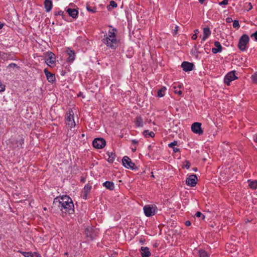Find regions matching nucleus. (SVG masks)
Returning a JSON list of instances; mask_svg holds the SVG:
<instances>
[{"label": "nucleus", "mask_w": 257, "mask_h": 257, "mask_svg": "<svg viewBox=\"0 0 257 257\" xmlns=\"http://www.w3.org/2000/svg\"><path fill=\"white\" fill-rule=\"evenodd\" d=\"M53 205L54 207H58L63 213L71 214L74 212L72 199L67 195L54 198Z\"/></svg>", "instance_id": "f257e3e1"}, {"label": "nucleus", "mask_w": 257, "mask_h": 257, "mask_svg": "<svg viewBox=\"0 0 257 257\" xmlns=\"http://www.w3.org/2000/svg\"><path fill=\"white\" fill-rule=\"evenodd\" d=\"M116 29L113 28L109 30L108 34L104 35V38L102 40V42L107 47L115 49L117 46L118 41L116 38Z\"/></svg>", "instance_id": "f03ea898"}, {"label": "nucleus", "mask_w": 257, "mask_h": 257, "mask_svg": "<svg viewBox=\"0 0 257 257\" xmlns=\"http://www.w3.org/2000/svg\"><path fill=\"white\" fill-rule=\"evenodd\" d=\"M249 41V38L246 34H243L239 39L238 47L241 51H244L246 50V46L248 43Z\"/></svg>", "instance_id": "7ed1b4c3"}, {"label": "nucleus", "mask_w": 257, "mask_h": 257, "mask_svg": "<svg viewBox=\"0 0 257 257\" xmlns=\"http://www.w3.org/2000/svg\"><path fill=\"white\" fill-rule=\"evenodd\" d=\"M122 162L123 165L126 168L131 169L132 170L138 169V167L136 166L135 164L132 161L131 159L127 156H124L123 158Z\"/></svg>", "instance_id": "20e7f679"}, {"label": "nucleus", "mask_w": 257, "mask_h": 257, "mask_svg": "<svg viewBox=\"0 0 257 257\" xmlns=\"http://www.w3.org/2000/svg\"><path fill=\"white\" fill-rule=\"evenodd\" d=\"M46 55L47 56V58H46L45 62L47 64L51 67H53L56 65L55 55L51 52H47L46 53Z\"/></svg>", "instance_id": "39448f33"}, {"label": "nucleus", "mask_w": 257, "mask_h": 257, "mask_svg": "<svg viewBox=\"0 0 257 257\" xmlns=\"http://www.w3.org/2000/svg\"><path fill=\"white\" fill-rule=\"evenodd\" d=\"M85 234L87 237H89L91 240H93L97 236L98 231L91 226H88L85 229Z\"/></svg>", "instance_id": "423d86ee"}, {"label": "nucleus", "mask_w": 257, "mask_h": 257, "mask_svg": "<svg viewBox=\"0 0 257 257\" xmlns=\"http://www.w3.org/2000/svg\"><path fill=\"white\" fill-rule=\"evenodd\" d=\"M157 207L151 206L150 205H146L144 207V211L145 214L147 217H150L156 214V210Z\"/></svg>", "instance_id": "0eeeda50"}, {"label": "nucleus", "mask_w": 257, "mask_h": 257, "mask_svg": "<svg viewBox=\"0 0 257 257\" xmlns=\"http://www.w3.org/2000/svg\"><path fill=\"white\" fill-rule=\"evenodd\" d=\"M92 144L93 146L95 148L102 149L105 147L106 142L103 138H97L93 140Z\"/></svg>", "instance_id": "6e6552de"}, {"label": "nucleus", "mask_w": 257, "mask_h": 257, "mask_svg": "<svg viewBox=\"0 0 257 257\" xmlns=\"http://www.w3.org/2000/svg\"><path fill=\"white\" fill-rule=\"evenodd\" d=\"M235 71H231L228 73L224 78V82L228 86L230 85V82L237 78L235 74Z\"/></svg>", "instance_id": "1a4fd4ad"}, {"label": "nucleus", "mask_w": 257, "mask_h": 257, "mask_svg": "<svg viewBox=\"0 0 257 257\" xmlns=\"http://www.w3.org/2000/svg\"><path fill=\"white\" fill-rule=\"evenodd\" d=\"M191 130L195 134L199 135H202L203 133L201 128V123L200 122H196L193 123L191 126Z\"/></svg>", "instance_id": "9d476101"}, {"label": "nucleus", "mask_w": 257, "mask_h": 257, "mask_svg": "<svg viewBox=\"0 0 257 257\" xmlns=\"http://www.w3.org/2000/svg\"><path fill=\"white\" fill-rule=\"evenodd\" d=\"M197 182V178L195 175H190L186 180V183L189 186H195Z\"/></svg>", "instance_id": "9b49d317"}, {"label": "nucleus", "mask_w": 257, "mask_h": 257, "mask_svg": "<svg viewBox=\"0 0 257 257\" xmlns=\"http://www.w3.org/2000/svg\"><path fill=\"white\" fill-rule=\"evenodd\" d=\"M194 65L192 63L184 61L181 64V67L185 72L190 71L194 68Z\"/></svg>", "instance_id": "f8f14e48"}, {"label": "nucleus", "mask_w": 257, "mask_h": 257, "mask_svg": "<svg viewBox=\"0 0 257 257\" xmlns=\"http://www.w3.org/2000/svg\"><path fill=\"white\" fill-rule=\"evenodd\" d=\"M44 73L49 82H53L55 80V75L49 72L47 69L44 70Z\"/></svg>", "instance_id": "ddd939ff"}, {"label": "nucleus", "mask_w": 257, "mask_h": 257, "mask_svg": "<svg viewBox=\"0 0 257 257\" xmlns=\"http://www.w3.org/2000/svg\"><path fill=\"white\" fill-rule=\"evenodd\" d=\"M140 251L141 252V255L143 257H149L151 254L148 247H141Z\"/></svg>", "instance_id": "4468645a"}, {"label": "nucleus", "mask_w": 257, "mask_h": 257, "mask_svg": "<svg viewBox=\"0 0 257 257\" xmlns=\"http://www.w3.org/2000/svg\"><path fill=\"white\" fill-rule=\"evenodd\" d=\"M66 12L70 17L74 19L77 18L78 14V11L75 9L68 8L66 10Z\"/></svg>", "instance_id": "2eb2a0df"}, {"label": "nucleus", "mask_w": 257, "mask_h": 257, "mask_svg": "<svg viewBox=\"0 0 257 257\" xmlns=\"http://www.w3.org/2000/svg\"><path fill=\"white\" fill-rule=\"evenodd\" d=\"M44 7L47 12H49L52 8V2L51 0H45Z\"/></svg>", "instance_id": "dca6fc26"}, {"label": "nucleus", "mask_w": 257, "mask_h": 257, "mask_svg": "<svg viewBox=\"0 0 257 257\" xmlns=\"http://www.w3.org/2000/svg\"><path fill=\"white\" fill-rule=\"evenodd\" d=\"M211 35V31L210 29L208 27L204 28L203 29V36L202 38V41H204L206 39H207L210 35Z\"/></svg>", "instance_id": "f3484780"}, {"label": "nucleus", "mask_w": 257, "mask_h": 257, "mask_svg": "<svg viewBox=\"0 0 257 257\" xmlns=\"http://www.w3.org/2000/svg\"><path fill=\"white\" fill-rule=\"evenodd\" d=\"M67 52L69 55L68 61L69 62H73L74 60L75 57V54L74 51L69 49L67 50Z\"/></svg>", "instance_id": "a211bd4d"}, {"label": "nucleus", "mask_w": 257, "mask_h": 257, "mask_svg": "<svg viewBox=\"0 0 257 257\" xmlns=\"http://www.w3.org/2000/svg\"><path fill=\"white\" fill-rule=\"evenodd\" d=\"M103 186L110 190H113L114 188V183L111 181H105L103 183Z\"/></svg>", "instance_id": "6ab92c4d"}, {"label": "nucleus", "mask_w": 257, "mask_h": 257, "mask_svg": "<svg viewBox=\"0 0 257 257\" xmlns=\"http://www.w3.org/2000/svg\"><path fill=\"white\" fill-rule=\"evenodd\" d=\"M135 124L138 127H142L143 126V119L141 116H137L136 117Z\"/></svg>", "instance_id": "aec40b11"}, {"label": "nucleus", "mask_w": 257, "mask_h": 257, "mask_svg": "<svg viewBox=\"0 0 257 257\" xmlns=\"http://www.w3.org/2000/svg\"><path fill=\"white\" fill-rule=\"evenodd\" d=\"M177 142L176 141H174L173 142L169 144L168 145L169 147L170 148H172L173 149V151L175 153H177L180 151V149L175 147V146L177 145Z\"/></svg>", "instance_id": "412c9836"}, {"label": "nucleus", "mask_w": 257, "mask_h": 257, "mask_svg": "<svg viewBox=\"0 0 257 257\" xmlns=\"http://www.w3.org/2000/svg\"><path fill=\"white\" fill-rule=\"evenodd\" d=\"M143 135L146 137V138H149V137H154L155 136V133L153 132H149V131L148 130H145L143 132Z\"/></svg>", "instance_id": "4be33fe9"}, {"label": "nucleus", "mask_w": 257, "mask_h": 257, "mask_svg": "<svg viewBox=\"0 0 257 257\" xmlns=\"http://www.w3.org/2000/svg\"><path fill=\"white\" fill-rule=\"evenodd\" d=\"M166 88L165 87H163L161 89L158 91V96L159 97H161L164 96L165 91H166Z\"/></svg>", "instance_id": "5701e85b"}, {"label": "nucleus", "mask_w": 257, "mask_h": 257, "mask_svg": "<svg viewBox=\"0 0 257 257\" xmlns=\"http://www.w3.org/2000/svg\"><path fill=\"white\" fill-rule=\"evenodd\" d=\"M91 188V186L90 184H87L85 185L82 192L88 194L90 191Z\"/></svg>", "instance_id": "b1692460"}, {"label": "nucleus", "mask_w": 257, "mask_h": 257, "mask_svg": "<svg viewBox=\"0 0 257 257\" xmlns=\"http://www.w3.org/2000/svg\"><path fill=\"white\" fill-rule=\"evenodd\" d=\"M108 155L109 156V158H108V161L109 163H113L115 157V154L111 152L110 154L109 153Z\"/></svg>", "instance_id": "393cba45"}, {"label": "nucleus", "mask_w": 257, "mask_h": 257, "mask_svg": "<svg viewBox=\"0 0 257 257\" xmlns=\"http://www.w3.org/2000/svg\"><path fill=\"white\" fill-rule=\"evenodd\" d=\"M250 188L255 189L257 188V181H251L249 183Z\"/></svg>", "instance_id": "a878e982"}, {"label": "nucleus", "mask_w": 257, "mask_h": 257, "mask_svg": "<svg viewBox=\"0 0 257 257\" xmlns=\"http://www.w3.org/2000/svg\"><path fill=\"white\" fill-rule=\"evenodd\" d=\"M111 6V7H112L113 8H116L117 6V5L116 4V2H115L114 1H110V5L109 6H107V9L109 11L110 10V8L109 7Z\"/></svg>", "instance_id": "bb28decb"}, {"label": "nucleus", "mask_w": 257, "mask_h": 257, "mask_svg": "<svg viewBox=\"0 0 257 257\" xmlns=\"http://www.w3.org/2000/svg\"><path fill=\"white\" fill-rule=\"evenodd\" d=\"M214 46L217 49L219 50L220 51H222V48L219 42L215 41L214 42Z\"/></svg>", "instance_id": "cd10ccee"}, {"label": "nucleus", "mask_w": 257, "mask_h": 257, "mask_svg": "<svg viewBox=\"0 0 257 257\" xmlns=\"http://www.w3.org/2000/svg\"><path fill=\"white\" fill-rule=\"evenodd\" d=\"M21 253L25 257H33L31 252H22Z\"/></svg>", "instance_id": "c85d7f7f"}, {"label": "nucleus", "mask_w": 257, "mask_h": 257, "mask_svg": "<svg viewBox=\"0 0 257 257\" xmlns=\"http://www.w3.org/2000/svg\"><path fill=\"white\" fill-rule=\"evenodd\" d=\"M195 216L197 217H201L202 220L204 219L205 218V215H204L203 214H202L201 212L199 211H197L196 213Z\"/></svg>", "instance_id": "c756f323"}, {"label": "nucleus", "mask_w": 257, "mask_h": 257, "mask_svg": "<svg viewBox=\"0 0 257 257\" xmlns=\"http://www.w3.org/2000/svg\"><path fill=\"white\" fill-rule=\"evenodd\" d=\"M200 257H206L207 256V253L205 250H201L199 252Z\"/></svg>", "instance_id": "7c9ffc66"}, {"label": "nucleus", "mask_w": 257, "mask_h": 257, "mask_svg": "<svg viewBox=\"0 0 257 257\" xmlns=\"http://www.w3.org/2000/svg\"><path fill=\"white\" fill-rule=\"evenodd\" d=\"M233 27L235 29H238L240 27L239 22L237 20H234L233 21Z\"/></svg>", "instance_id": "2f4dec72"}, {"label": "nucleus", "mask_w": 257, "mask_h": 257, "mask_svg": "<svg viewBox=\"0 0 257 257\" xmlns=\"http://www.w3.org/2000/svg\"><path fill=\"white\" fill-rule=\"evenodd\" d=\"M251 79L254 83L257 84V73H254L251 76Z\"/></svg>", "instance_id": "473e14b6"}, {"label": "nucleus", "mask_w": 257, "mask_h": 257, "mask_svg": "<svg viewBox=\"0 0 257 257\" xmlns=\"http://www.w3.org/2000/svg\"><path fill=\"white\" fill-rule=\"evenodd\" d=\"M9 55L5 53H2L0 54L1 57L4 60H7L8 59Z\"/></svg>", "instance_id": "72a5a7b5"}, {"label": "nucleus", "mask_w": 257, "mask_h": 257, "mask_svg": "<svg viewBox=\"0 0 257 257\" xmlns=\"http://www.w3.org/2000/svg\"><path fill=\"white\" fill-rule=\"evenodd\" d=\"M72 119H73V115L70 113L69 115L67 116L66 120L68 121H71Z\"/></svg>", "instance_id": "f704fd0d"}, {"label": "nucleus", "mask_w": 257, "mask_h": 257, "mask_svg": "<svg viewBox=\"0 0 257 257\" xmlns=\"http://www.w3.org/2000/svg\"><path fill=\"white\" fill-rule=\"evenodd\" d=\"M6 86L0 82V92L4 91L5 90Z\"/></svg>", "instance_id": "c9c22d12"}, {"label": "nucleus", "mask_w": 257, "mask_h": 257, "mask_svg": "<svg viewBox=\"0 0 257 257\" xmlns=\"http://www.w3.org/2000/svg\"><path fill=\"white\" fill-rule=\"evenodd\" d=\"M228 0H223L222 2L219 3L220 6L227 5L228 4Z\"/></svg>", "instance_id": "e433bc0d"}, {"label": "nucleus", "mask_w": 257, "mask_h": 257, "mask_svg": "<svg viewBox=\"0 0 257 257\" xmlns=\"http://www.w3.org/2000/svg\"><path fill=\"white\" fill-rule=\"evenodd\" d=\"M63 13H64V12L62 11H59L58 12H56L55 13V16H63Z\"/></svg>", "instance_id": "4c0bfd02"}, {"label": "nucleus", "mask_w": 257, "mask_h": 257, "mask_svg": "<svg viewBox=\"0 0 257 257\" xmlns=\"http://www.w3.org/2000/svg\"><path fill=\"white\" fill-rule=\"evenodd\" d=\"M212 52L214 54H216L217 53L221 52V51H220L219 50L217 49V48H214L212 49Z\"/></svg>", "instance_id": "58836bf2"}, {"label": "nucleus", "mask_w": 257, "mask_h": 257, "mask_svg": "<svg viewBox=\"0 0 257 257\" xmlns=\"http://www.w3.org/2000/svg\"><path fill=\"white\" fill-rule=\"evenodd\" d=\"M87 10L89 12H91L92 13H95L96 12V9H94V10L93 9H92L90 7H89V6H87Z\"/></svg>", "instance_id": "ea45409f"}, {"label": "nucleus", "mask_w": 257, "mask_h": 257, "mask_svg": "<svg viewBox=\"0 0 257 257\" xmlns=\"http://www.w3.org/2000/svg\"><path fill=\"white\" fill-rule=\"evenodd\" d=\"M251 37H254L255 40L257 41V31L255 32L254 33L252 34L250 36Z\"/></svg>", "instance_id": "a19ab883"}, {"label": "nucleus", "mask_w": 257, "mask_h": 257, "mask_svg": "<svg viewBox=\"0 0 257 257\" xmlns=\"http://www.w3.org/2000/svg\"><path fill=\"white\" fill-rule=\"evenodd\" d=\"M178 29H179V27L177 26H176L175 29L173 30V34L174 35H175L177 34Z\"/></svg>", "instance_id": "79ce46f5"}, {"label": "nucleus", "mask_w": 257, "mask_h": 257, "mask_svg": "<svg viewBox=\"0 0 257 257\" xmlns=\"http://www.w3.org/2000/svg\"><path fill=\"white\" fill-rule=\"evenodd\" d=\"M17 65L15 63H11L9 65L8 68H12V67H17Z\"/></svg>", "instance_id": "37998d69"}, {"label": "nucleus", "mask_w": 257, "mask_h": 257, "mask_svg": "<svg viewBox=\"0 0 257 257\" xmlns=\"http://www.w3.org/2000/svg\"><path fill=\"white\" fill-rule=\"evenodd\" d=\"M226 22L227 23H230L232 22H233V20L231 18H230V17H228L226 19Z\"/></svg>", "instance_id": "c03bdc74"}, {"label": "nucleus", "mask_w": 257, "mask_h": 257, "mask_svg": "<svg viewBox=\"0 0 257 257\" xmlns=\"http://www.w3.org/2000/svg\"><path fill=\"white\" fill-rule=\"evenodd\" d=\"M184 167L188 169L190 167V163L188 161H186V164L184 165Z\"/></svg>", "instance_id": "a18cd8bd"}, {"label": "nucleus", "mask_w": 257, "mask_h": 257, "mask_svg": "<svg viewBox=\"0 0 257 257\" xmlns=\"http://www.w3.org/2000/svg\"><path fill=\"white\" fill-rule=\"evenodd\" d=\"M82 196L83 198L84 199H86L88 194L86 193H84V192H82Z\"/></svg>", "instance_id": "49530a36"}, {"label": "nucleus", "mask_w": 257, "mask_h": 257, "mask_svg": "<svg viewBox=\"0 0 257 257\" xmlns=\"http://www.w3.org/2000/svg\"><path fill=\"white\" fill-rule=\"evenodd\" d=\"M174 92L175 93L179 94V95H181L182 94V91L180 90H175Z\"/></svg>", "instance_id": "de8ad7c7"}, {"label": "nucleus", "mask_w": 257, "mask_h": 257, "mask_svg": "<svg viewBox=\"0 0 257 257\" xmlns=\"http://www.w3.org/2000/svg\"><path fill=\"white\" fill-rule=\"evenodd\" d=\"M185 224L187 226H189L191 225V223L190 221L189 220H187L185 222Z\"/></svg>", "instance_id": "09e8293b"}, {"label": "nucleus", "mask_w": 257, "mask_h": 257, "mask_svg": "<svg viewBox=\"0 0 257 257\" xmlns=\"http://www.w3.org/2000/svg\"><path fill=\"white\" fill-rule=\"evenodd\" d=\"M19 144L21 146L23 144H24V139H21L20 140V141H19Z\"/></svg>", "instance_id": "8fccbe9b"}, {"label": "nucleus", "mask_w": 257, "mask_h": 257, "mask_svg": "<svg viewBox=\"0 0 257 257\" xmlns=\"http://www.w3.org/2000/svg\"><path fill=\"white\" fill-rule=\"evenodd\" d=\"M145 241V239H144L143 238H141L140 239V242L141 244H143L144 243Z\"/></svg>", "instance_id": "3c124183"}, {"label": "nucleus", "mask_w": 257, "mask_h": 257, "mask_svg": "<svg viewBox=\"0 0 257 257\" xmlns=\"http://www.w3.org/2000/svg\"><path fill=\"white\" fill-rule=\"evenodd\" d=\"M197 35H196V34H194V35H193V36H192V39L193 40H196V39H197Z\"/></svg>", "instance_id": "603ef678"}, {"label": "nucleus", "mask_w": 257, "mask_h": 257, "mask_svg": "<svg viewBox=\"0 0 257 257\" xmlns=\"http://www.w3.org/2000/svg\"><path fill=\"white\" fill-rule=\"evenodd\" d=\"M132 143H133V144L136 145V144H137L138 143V141H137L136 140H132Z\"/></svg>", "instance_id": "864d4df0"}, {"label": "nucleus", "mask_w": 257, "mask_h": 257, "mask_svg": "<svg viewBox=\"0 0 257 257\" xmlns=\"http://www.w3.org/2000/svg\"><path fill=\"white\" fill-rule=\"evenodd\" d=\"M199 30L198 29H196L194 30L195 34L197 35V34L199 33Z\"/></svg>", "instance_id": "5fc2aeb1"}, {"label": "nucleus", "mask_w": 257, "mask_h": 257, "mask_svg": "<svg viewBox=\"0 0 257 257\" xmlns=\"http://www.w3.org/2000/svg\"><path fill=\"white\" fill-rule=\"evenodd\" d=\"M4 26V24L0 22V29H2Z\"/></svg>", "instance_id": "6e6d98bb"}, {"label": "nucleus", "mask_w": 257, "mask_h": 257, "mask_svg": "<svg viewBox=\"0 0 257 257\" xmlns=\"http://www.w3.org/2000/svg\"><path fill=\"white\" fill-rule=\"evenodd\" d=\"M199 2L201 4H203L205 1V0H198Z\"/></svg>", "instance_id": "4d7b16f0"}, {"label": "nucleus", "mask_w": 257, "mask_h": 257, "mask_svg": "<svg viewBox=\"0 0 257 257\" xmlns=\"http://www.w3.org/2000/svg\"><path fill=\"white\" fill-rule=\"evenodd\" d=\"M254 139V141L255 142H256V143H257V135H256V136H255L254 137V139Z\"/></svg>", "instance_id": "13d9d810"}, {"label": "nucleus", "mask_w": 257, "mask_h": 257, "mask_svg": "<svg viewBox=\"0 0 257 257\" xmlns=\"http://www.w3.org/2000/svg\"><path fill=\"white\" fill-rule=\"evenodd\" d=\"M132 151L133 152H135L136 151V148H135V149H132Z\"/></svg>", "instance_id": "bf43d9fd"}, {"label": "nucleus", "mask_w": 257, "mask_h": 257, "mask_svg": "<svg viewBox=\"0 0 257 257\" xmlns=\"http://www.w3.org/2000/svg\"><path fill=\"white\" fill-rule=\"evenodd\" d=\"M193 170H194V171H196L197 170V168H193Z\"/></svg>", "instance_id": "052dcab7"}, {"label": "nucleus", "mask_w": 257, "mask_h": 257, "mask_svg": "<svg viewBox=\"0 0 257 257\" xmlns=\"http://www.w3.org/2000/svg\"><path fill=\"white\" fill-rule=\"evenodd\" d=\"M248 5H250V8H249V10H250L252 8V6H251V3H250L248 4Z\"/></svg>", "instance_id": "680f3d73"}, {"label": "nucleus", "mask_w": 257, "mask_h": 257, "mask_svg": "<svg viewBox=\"0 0 257 257\" xmlns=\"http://www.w3.org/2000/svg\"><path fill=\"white\" fill-rule=\"evenodd\" d=\"M81 181H82V182H84V179H81Z\"/></svg>", "instance_id": "e2e57ef3"}, {"label": "nucleus", "mask_w": 257, "mask_h": 257, "mask_svg": "<svg viewBox=\"0 0 257 257\" xmlns=\"http://www.w3.org/2000/svg\"><path fill=\"white\" fill-rule=\"evenodd\" d=\"M80 95H81V92H80L79 94L78 95V96H80Z\"/></svg>", "instance_id": "0e129e2a"}, {"label": "nucleus", "mask_w": 257, "mask_h": 257, "mask_svg": "<svg viewBox=\"0 0 257 257\" xmlns=\"http://www.w3.org/2000/svg\"><path fill=\"white\" fill-rule=\"evenodd\" d=\"M178 87H179V88H181V86H180V85H179V86H178Z\"/></svg>", "instance_id": "69168bd1"}, {"label": "nucleus", "mask_w": 257, "mask_h": 257, "mask_svg": "<svg viewBox=\"0 0 257 257\" xmlns=\"http://www.w3.org/2000/svg\"><path fill=\"white\" fill-rule=\"evenodd\" d=\"M155 257H158V256H155Z\"/></svg>", "instance_id": "338daca9"}]
</instances>
